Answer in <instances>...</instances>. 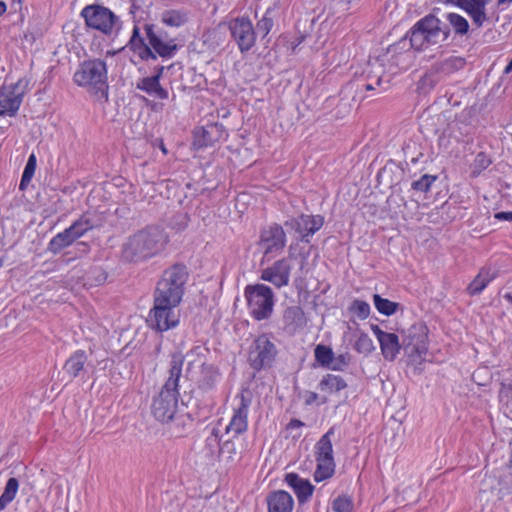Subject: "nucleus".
Returning a JSON list of instances; mask_svg holds the SVG:
<instances>
[{
    "mask_svg": "<svg viewBox=\"0 0 512 512\" xmlns=\"http://www.w3.org/2000/svg\"><path fill=\"white\" fill-rule=\"evenodd\" d=\"M347 387L346 381L340 375L327 374L323 376L318 384L320 391L333 394Z\"/></svg>",
    "mask_w": 512,
    "mask_h": 512,
    "instance_id": "30",
    "label": "nucleus"
},
{
    "mask_svg": "<svg viewBox=\"0 0 512 512\" xmlns=\"http://www.w3.org/2000/svg\"><path fill=\"white\" fill-rule=\"evenodd\" d=\"M286 242V233L282 226L273 224L261 231L258 245L264 256H270L273 258L282 252Z\"/></svg>",
    "mask_w": 512,
    "mask_h": 512,
    "instance_id": "14",
    "label": "nucleus"
},
{
    "mask_svg": "<svg viewBox=\"0 0 512 512\" xmlns=\"http://www.w3.org/2000/svg\"><path fill=\"white\" fill-rule=\"evenodd\" d=\"M244 296L250 315L258 320L268 319L274 308L275 300L272 289L265 284L247 285Z\"/></svg>",
    "mask_w": 512,
    "mask_h": 512,
    "instance_id": "7",
    "label": "nucleus"
},
{
    "mask_svg": "<svg viewBox=\"0 0 512 512\" xmlns=\"http://www.w3.org/2000/svg\"><path fill=\"white\" fill-rule=\"evenodd\" d=\"M354 347L358 353L365 355H368L375 350L373 340L366 333H361L358 336Z\"/></svg>",
    "mask_w": 512,
    "mask_h": 512,
    "instance_id": "41",
    "label": "nucleus"
},
{
    "mask_svg": "<svg viewBox=\"0 0 512 512\" xmlns=\"http://www.w3.org/2000/svg\"><path fill=\"white\" fill-rule=\"evenodd\" d=\"M161 72L162 68L157 75L141 79L137 83V88L156 98L167 99L168 91L160 84Z\"/></svg>",
    "mask_w": 512,
    "mask_h": 512,
    "instance_id": "26",
    "label": "nucleus"
},
{
    "mask_svg": "<svg viewBox=\"0 0 512 512\" xmlns=\"http://www.w3.org/2000/svg\"><path fill=\"white\" fill-rule=\"evenodd\" d=\"M127 47L143 61L156 60L157 55L171 58L177 51L174 40H163L150 24H145L143 31L134 25Z\"/></svg>",
    "mask_w": 512,
    "mask_h": 512,
    "instance_id": "2",
    "label": "nucleus"
},
{
    "mask_svg": "<svg viewBox=\"0 0 512 512\" xmlns=\"http://www.w3.org/2000/svg\"><path fill=\"white\" fill-rule=\"evenodd\" d=\"M268 512H292L294 499L290 493L277 490L270 493L266 499Z\"/></svg>",
    "mask_w": 512,
    "mask_h": 512,
    "instance_id": "23",
    "label": "nucleus"
},
{
    "mask_svg": "<svg viewBox=\"0 0 512 512\" xmlns=\"http://www.w3.org/2000/svg\"><path fill=\"white\" fill-rule=\"evenodd\" d=\"M494 278L495 274L490 270H481L468 286L469 294L479 295Z\"/></svg>",
    "mask_w": 512,
    "mask_h": 512,
    "instance_id": "36",
    "label": "nucleus"
},
{
    "mask_svg": "<svg viewBox=\"0 0 512 512\" xmlns=\"http://www.w3.org/2000/svg\"><path fill=\"white\" fill-rule=\"evenodd\" d=\"M285 481L294 490L300 504L307 502L312 496L314 486L309 480L303 479L295 473H288Z\"/></svg>",
    "mask_w": 512,
    "mask_h": 512,
    "instance_id": "24",
    "label": "nucleus"
},
{
    "mask_svg": "<svg viewBox=\"0 0 512 512\" xmlns=\"http://www.w3.org/2000/svg\"><path fill=\"white\" fill-rule=\"evenodd\" d=\"M276 16L277 9L275 7L267 8L257 21L256 35L259 34L263 39L266 38L274 26Z\"/></svg>",
    "mask_w": 512,
    "mask_h": 512,
    "instance_id": "31",
    "label": "nucleus"
},
{
    "mask_svg": "<svg viewBox=\"0 0 512 512\" xmlns=\"http://www.w3.org/2000/svg\"><path fill=\"white\" fill-rule=\"evenodd\" d=\"M363 87L365 90L370 91L375 90L378 86L375 85V82H367L365 85H363Z\"/></svg>",
    "mask_w": 512,
    "mask_h": 512,
    "instance_id": "52",
    "label": "nucleus"
},
{
    "mask_svg": "<svg viewBox=\"0 0 512 512\" xmlns=\"http://www.w3.org/2000/svg\"><path fill=\"white\" fill-rule=\"evenodd\" d=\"M74 82L85 87L100 97L107 98V67L104 61L99 59L84 61L73 76Z\"/></svg>",
    "mask_w": 512,
    "mask_h": 512,
    "instance_id": "6",
    "label": "nucleus"
},
{
    "mask_svg": "<svg viewBox=\"0 0 512 512\" xmlns=\"http://www.w3.org/2000/svg\"><path fill=\"white\" fill-rule=\"evenodd\" d=\"M233 415L225 428V433H232L234 437L246 432L248 428V414L252 402L251 392L244 390L235 396Z\"/></svg>",
    "mask_w": 512,
    "mask_h": 512,
    "instance_id": "12",
    "label": "nucleus"
},
{
    "mask_svg": "<svg viewBox=\"0 0 512 512\" xmlns=\"http://www.w3.org/2000/svg\"><path fill=\"white\" fill-rule=\"evenodd\" d=\"M346 365H347L346 357L344 355H340L336 359H333V362L329 368L332 370H342L343 366H346Z\"/></svg>",
    "mask_w": 512,
    "mask_h": 512,
    "instance_id": "49",
    "label": "nucleus"
},
{
    "mask_svg": "<svg viewBox=\"0 0 512 512\" xmlns=\"http://www.w3.org/2000/svg\"><path fill=\"white\" fill-rule=\"evenodd\" d=\"M178 306L179 304L154 298V305L148 318L149 325L159 332L175 328L180 322Z\"/></svg>",
    "mask_w": 512,
    "mask_h": 512,
    "instance_id": "9",
    "label": "nucleus"
},
{
    "mask_svg": "<svg viewBox=\"0 0 512 512\" xmlns=\"http://www.w3.org/2000/svg\"><path fill=\"white\" fill-rule=\"evenodd\" d=\"M207 445H209L212 449L219 447L220 437L219 433L216 429H213L211 434L206 439Z\"/></svg>",
    "mask_w": 512,
    "mask_h": 512,
    "instance_id": "48",
    "label": "nucleus"
},
{
    "mask_svg": "<svg viewBox=\"0 0 512 512\" xmlns=\"http://www.w3.org/2000/svg\"><path fill=\"white\" fill-rule=\"evenodd\" d=\"M19 488V482L16 478H9L3 493L0 496V511L4 510L9 503L16 497Z\"/></svg>",
    "mask_w": 512,
    "mask_h": 512,
    "instance_id": "37",
    "label": "nucleus"
},
{
    "mask_svg": "<svg viewBox=\"0 0 512 512\" xmlns=\"http://www.w3.org/2000/svg\"><path fill=\"white\" fill-rule=\"evenodd\" d=\"M446 24L449 26L450 31L453 30L458 36H464L469 31V22L462 15L454 12L444 14Z\"/></svg>",
    "mask_w": 512,
    "mask_h": 512,
    "instance_id": "32",
    "label": "nucleus"
},
{
    "mask_svg": "<svg viewBox=\"0 0 512 512\" xmlns=\"http://www.w3.org/2000/svg\"><path fill=\"white\" fill-rule=\"evenodd\" d=\"M373 301L375 308L380 314L391 316L397 311L398 303L382 298L378 294H374Z\"/></svg>",
    "mask_w": 512,
    "mask_h": 512,
    "instance_id": "38",
    "label": "nucleus"
},
{
    "mask_svg": "<svg viewBox=\"0 0 512 512\" xmlns=\"http://www.w3.org/2000/svg\"><path fill=\"white\" fill-rule=\"evenodd\" d=\"M353 507V500L348 495H340L335 498L332 503V509L334 512H352Z\"/></svg>",
    "mask_w": 512,
    "mask_h": 512,
    "instance_id": "43",
    "label": "nucleus"
},
{
    "mask_svg": "<svg viewBox=\"0 0 512 512\" xmlns=\"http://www.w3.org/2000/svg\"><path fill=\"white\" fill-rule=\"evenodd\" d=\"M25 94L22 80L0 89V116H14Z\"/></svg>",
    "mask_w": 512,
    "mask_h": 512,
    "instance_id": "15",
    "label": "nucleus"
},
{
    "mask_svg": "<svg viewBox=\"0 0 512 512\" xmlns=\"http://www.w3.org/2000/svg\"><path fill=\"white\" fill-rule=\"evenodd\" d=\"M284 330L288 334H295L306 325V318L299 306H291L285 309L283 314Z\"/></svg>",
    "mask_w": 512,
    "mask_h": 512,
    "instance_id": "25",
    "label": "nucleus"
},
{
    "mask_svg": "<svg viewBox=\"0 0 512 512\" xmlns=\"http://www.w3.org/2000/svg\"><path fill=\"white\" fill-rule=\"evenodd\" d=\"M315 358L321 365L330 367L334 359V353L331 348L318 345L315 348Z\"/></svg>",
    "mask_w": 512,
    "mask_h": 512,
    "instance_id": "42",
    "label": "nucleus"
},
{
    "mask_svg": "<svg viewBox=\"0 0 512 512\" xmlns=\"http://www.w3.org/2000/svg\"><path fill=\"white\" fill-rule=\"evenodd\" d=\"M409 56H410V53H409V52H406V53L402 54V55L400 56V58H406V57H409Z\"/></svg>",
    "mask_w": 512,
    "mask_h": 512,
    "instance_id": "62",
    "label": "nucleus"
},
{
    "mask_svg": "<svg viewBox=\"0 0 512 512\" xmlns=\"http://www.w3.org/2000/svg\"><path fill=\"white\" fill-rule=\"evenodd\" d=\"M227 137V132L222 124L213 123L198 128L194 132V145L198 148L212 146Z\"/></svg>",
    "mask_w": 512,
    "mask_h": 512,
    "instance_id": "21",
    "label": "nucleus"
},
{
    "mask_svg": "<svg viewBox=\"0 0 512 512\" xmlns=\"http://www.w3.org/2000/svg\"><path fill=\"white\" fill-rule=\"evenodd\" d=\"M512 72V59L508 63V65L504 69V74H509Z\"/></svg>",
    "mask_w": 512,
    "mask_h": 512,
    "instance_id": "55",
    "label": "nucleus"
},
{
    "mask_svg": "<svg viewBox=\"0 0 512 512\" xmlns=\"http://www.w3.org/2000/svg\"><path fill=\"white\" fill-rule=\"evenodd\" d=\"M466 64L465 58L452 55L441 61H437L432 65V71L445 76L451 75L464 68Z\"/></svg>",
    "mask_w": 512,
    "mask_h": 512,
    "instance_id": "27",
    "label": "nucleus"
},
{
    "mask_svg": "<svg viewBox=\"0 0 512 512\" xmlns=\"http://www.w3.org/2000/svg\"><path fill=\"white\" fill-rule=\"evenodd\" d=\"M7 5L5 2L0 1V17L6 12Z\"/></svg>",
    "mask_w": 512,
    "mask_h": 512,
    "instance_id": "54",
    "label": "nucleus"
},
{
    "mask_svg": "<svg viewBox=\"0 0 512 512\" xmlns=\"http://www.w3.org/2000/svg\"><path fill=\"white\" fill-rule=\"evenodd\" d=\"M166 236L157 227H146L129 236L122 245V258L139 262L155 256L163 250Z\"/></svg>",
    "mask_w": 512,
    "mask_h": 512,
    "instance_id": "3",
    "label": "nucleus"
},
{
    "mask_svg": "<svg viewBox=\"0 0 512 512\" xmlns=\"http://www.w3.org/2000/svg\"><path fill=\"white\" fill-rule=\"evenodd\" d=\"M87 355L84 350H77L66 360L63 370L70 378L80 376L87 362Z\"/></svg>",
    "mask_w": 512,
    "mask_h": 512,
    "instance_id": "29",
    "label": "nucleus"
},
{
    "mask_svg": "<svg viewBox=\"0 0 512 512\" xmlns=\"http://www.w3.org/2000/svg\"><path fill=\"white\" fill-rule=\"evenodd\" d=\"M220 373L216 367L205 362H201V371L198 378V386L204 391H209L215 388L216 384L220 381Z\"/></svg>",
    "mask_w": 512,
    "mask_h": 512,
    "instance_id": "28",
    "label": "nucleus"
},
{
    "mask_svg": "<svg viewBox=\"0 0 512 512\" xmlns=\"http://www.w3.org/2000/svg\"><path fill=\"white\" fill-rule=\"evenodd\" d=\"M491 162L492 161H491L490 157L486 153H484V152L478 153L473 161L472 166H471L472 176L476 177V176L480 175V173L482 171H484L485 169H487L490 166Z\"/></svg>",
    "mask_w": 512,
    "mask_h": 512,
    "instance_id": "40",
    "label": "nucleus"
},
{
    "mask_svg": "<svg viewBox=\"0 0 512 512\" xmlns=\"http://www.w3.org/2000/svg\"><path fill=\"white\" fill-rule=\"evenodd\" d=\"M407 35L413 49L425 51L431 46L445 42L450 36V28L434 14H428L419 19Z\"/></svg>",
    "mask_w": 512,
    "mask_h": 512,
    "instance_id": "4",
    "label": "nucleus"
},
{
    "mask_svg": "<svg viewBox=\"0 0 512 512\" xmlns=\"http://www.w3.org/2000/svg\"><path fill=\"white\" fill-rule=\"evenodd\" d=\"M291 270L290 260L282 258L274 262L273 265L263 269L260 279L273 284L276 288H282L289 285Z\"/></svg>",
    "mask_w": 512,
    "mask_h": 512,
    "instance_id": "17",
    "label": "nucleus"
},
{
    "mask_svg": "<svg viewBox=\"0 0 512 512\" xmlns=\"http://www.w3.org/2000/svg\"><path fill=\"white\" fill-rule=\"evenodd\" d=\"M228 28L241 53L248 52L255 45L256 31L249 18H233L229 21Z\"/></svg>",
    "mask_w": 512,
    "mask_h": 512,
    "instance_id": "13",
    "label": "nucleus"
},
{
    "mask_svg": "<svg viewBox=\"0 0 512 512\" xmlns=\"http://www.w3.org/2000/svg\"><path fill=\"white\" fill-rule=\"evenodd\" d=\"M36 165L37 159L35 154L32 153L27 160V163L22 174L20 189H24L30 183L35 174Z\"/></svg>",
    "mask_w": 512,
    "mask_h": 512,
    "instance_id": "39",
    "label": "nucleus"
},
{
    "mask_svg": "<svg viewBox=\"0 0 512 512\" xmlns=\"http://www.w3.org/2000/svg\"><path fill=\"white\" fill-rule=\"evenodd\" d=\"M505 412L512 418V400L505 406Z\"/></svg>",
    "mask_w": 512,
    "mask_h": 512,
    "instance_id": "53",
    "label": "nucleus"
},
{
    "mask_svg": "<svg viewBox=\"0 0 512 512\" xmlns=\"http://www.w3.org/2000/svg\"><path fill=\"white\" fill-rule=\"evenodd\" d=\"M278 349L266 334L258 336L250 345L248 361L255 370L269 368L274 363Z\"/></svg>",
    "mask_w": 512,
    "mask_h": 512,
    "instance_id": "10",
    "label": "nucleus"
},
{
    "mask_svg": "<svg viewBox=\"0 0 512 512\" xmlns=\"http://www.w3.org/2000/svg\"><path fill=\"white\" fill-rule=\"evenodd\" d=\"M499 398L504 407L512 400V384L503 383L501 385Z\"/></svg>",
    "mask_w": 512,
    "mask_h": 512,
    "instance_id": "47",
    "label": "nucleus"
},
{
    "mask_svg": "<svg viewBox=\"0 0 512 512\" xmlns=\"http://www.w3.org/2000/svg\"><path fill=\"white\" fill-rule=\"evenodd\" d=\"M95 227V219L90 214H83L78 220L69 226V229L77 240Z\"/></svg>",
    "mask_w": 512,
    "mask_h": 512,
    "instance_id": "34",
    "label": "nucleus"
},
{
    "mask_svg": "<svg viewBox=\"0 0 512 512\" xmlns=\"http://www.w3.org/2000/svg\"><path fill=\"white\" fill-rule=\"evenodd\" d=\"M433 73L434 72L431 70L430 73H426L421 77L418 84V89H420L423 92H428L435 87L438 80L435 79Z\"/></svg>",
    "mask_w": 512,
    "mask_h": 512,
    "instance_id": "46",
    "label": "nucleus"
},
{
    "mask_svg": "<svg viewBox=\"0 0 512 512\" xmlns=\"http://www.w3.org/2000/svg\"><path fill=\"white\" fill-rule=\"evenodd\" d=\"M4 262H5L4 257H1V258H0V269L3 267Z\"/></svg>",
    "mask_w": 512,
    "mask_h": 512,
    "instance_id": "61",
    "label": "nucleus"
},
{
    "mask_svg": "<svg viewBox=\"0 0 512 512\" xmlns=\"http://www.w3.org/2000/svg\"><path fill=\"white\" fill-rule=\"evenodd\" d=\"M187 279L188 272L185 266L177 264L168 268L157 283L154 298L180 304Z\"/></svg>",
    "mask_w": 512,
    "mask_h": 512,
    "instance_id": "5",
    "label": "nucleus"
},
{
    "mask_svg": "<svg viewBox=\"0 0 512 512\" xmlns=\"http://www.w3.org/2000/svg\"><path fill=\"white\" fill-rule=\"evenodd\" d=\"M395 64H396L397 66H400L401 68H406V65H403L399 60H396V61H395Z\"/></svg>",
    "mask_w": 512,
    "mask_h": 512,
    "instance_id": "60",
    "label": "nucleus"
},
{
    "mask_svg": "<svg viewBox=\"0 0 512 512\" xmlns=\"http://www.w3.org/2000/svg\"><path fill=\"white\" fill-rule=\"evenodd\" d=\"M493 0H445V5L462 9L472 19L473 25L480 28L489 20L487 6Z\"/></svg>",
    "mask_w": 512,
    "mask_h": 512,
    "instance_id": "16",
    "label": "nucleus"
},
{
    "mask_svg": "<svg viewBox=\"0 0 512 512\" xmlns=\"http://www.w3.org/2000/svg\"><path fill=\"white\" fill-rule=\"evenodd\" d=\"M76 239L74 238L72 232L69 227L64 231L56 234L49 242V250L53 253H58L62 249L70 246Z\"/></svg>",
    "mask_w": 512,
    "mask_h": 512,
    "instance_id": "35",
    "label": "nucleus"
},
{
    "mask_svg": "<svg viewBox=\"0 0 512 512\" xmlns=\"http://www.w3.org/2000/svg\"><path fill=\"white\" fill-rule=\"evenodd\" d=\"M183 359L175 355L170 362L169 377L160 392L154 396L151 413L154 418L166 425L165 432L171 437H181L191 421L186 414L178 412V382L181 377Z\"/></svg>",
    "mask_w": 512,
    "mask_h": 512,
    "instance_id": "1",
    "label": "nucleus"
},
{
    "mask_svg": "<svg viewBox=\"0 0 512 512\" xmlns=\"http://www.w3.org/2000/svg\"><path fill=\"white\" fill-rule=\"evenodd\" d=\"M427 335L425 327L423 326H412L408 329L407 335L404 339V346L410 356H416L422 358L427 352Z\"/></svg>",
    "mask_w": 512,
    "mask_h": 512,
    "instance_id": "20",
    "label": "nucleus"
},
{
    "mask_svg": "<svg viewBox=\"0 0 512 512\" xmlns=\"http://www.w3.org/2000/svg\"><path fill=\"white\" fill-rule=\"evenodd\" d=\"M351 312H353L360 319H366L370 314V305L362 300H354L350 307Z\"/></svg>",
    "mask_w": 512,
    "mask_h": 512,
    "instance_id": "45",
    "label": "nucleus"
},
{
    "mask_svg": "<svg viewBox=\"0 0 512 512\" xmlns=\"http://www.w3.org/2000/svg\"><path fill=\"white\" fill-rule=\"evenodd\" d=\"M495 218L498 220L512 221V212H498L495 214Z\"/></svg>",
    "mask_w": 512,
    "mask_h": 512,
    "instance_id": "50",
    "label": "nucleus"
},
{
    "mask_svg": "<svg viewBox=\"0 0 512 512\" xmlns=\"http://www.w3.org/2000/svg\"><path fill=\"white\" fill-rule=\"evenodd\" d=\"M317 399L316 393H311L309 399L307 400V403H311Z\"/></svg>",
    "mask_w": 512,
    "mask_h": 512,
    "instance_id": "56",
    "label": "nucleus"
},
{
    "mask_svg": "<svg viewBox=\"0 0 512 512\" xmlns=\"http://www.w3.org/2000/svg\"><path fill=\"white\" fill-rule=\"evenodd\" d=\"M384 68L383 66L375 60L372 63H369V69L366 70L365 75L368 82H375V85L381 89V91H385L388 89L389 81L383 79Z\"/></svg>",
    "mask_w": 512,
    "mask_h": 512,
    "instance_id": "33",
    "label": "nucleus"
},
{
    "mask_svg": "<svg viewBox=\"0 0 512 512\" xmlns=\"http://www.w3.org/2000/svg\"><path fill=\"white\" fill-rule=\"evenodd\" d=\"M510 4L512 3V0H498V5H502V4Z\"/></svg>",
    "mask_w": 512,
    "mask_h": 512,
    "instance_id": "58",
    "label": "nucleus"
},
{
    "mask_svg": "<svg viewBox=\"0 0 512 512\" xmlns=\"http://www.w3.org/2000/svg\"><path fill=\"white\" fill-rule=\"evenodd\" d=\"M229 446H232V444H231L230 442L226 441V442L224 443V445H223L222 449H223V450H225V449L229 448Z\"/></svg>",
    "mask_w": 512,
    "mask_h": 512,
    "instance_id": "59",
    "label": "nucleus"
},
{
    "mask_svg": "<svg viewBox=\"0 0 512 512\" xmlns=\"http://www.w3.org/2000/svg\"><path fill=\"white\" fill-rule=\"evenodd\" d=\"M191 20V12L184 7H170L160 14V22L170 28H181Z\"/></svg>",
    "mask_w": 512,
    "mask_h": 512,
    "instance_id": "22",
    "label": "nucleus"
},
{
    "mask_svg": "<svg viewBox=\"0 0 512 512\" xmlns=\"http://www.w3.org/2000/svg\"><path fill=\"white\" fill-rule=\"evenodd\" d=\"M333 430L326 432L317 442L316 449V470L314 472V480L321 482L329 479L335 472V462L333 458V446L331 436Z\"/></svg>",
    "mask_w": 512,
    "mask_h": 512,
    "instance_id": "11",
    "label": "nucleus"
},
{
    "mask_svg": "<svg viewBox=\"0 0 512 512\" xmlns=\"http://www.w3.org/2000/svg\"><path fill=\"white\" fill-rule=\"evenodd\" d=\"M371 331L379 342L381 354L384 359L387 361H394L402 347L398 335L395 333L385 332L375 324L371 325Z\"/></svg>",
    "mask_w": 512,
    "mask_h": 512,
    "instance_id": "19",
    "label": "nucleus"
},
{
    "mask_svg": "<svg viewBox=\"0 0 512 512\" xmlns=\"http://www.w3.org/2000/svg\"><path fill=\"white\" fill-rule=\"evenodd\" d=\"M324 219L320 215H300L285 222L286 227L294 229L300 234L301 240L309 242V237L315 234L323 226Z\"/></svg>",
    "mask_w": 512,
    "mask_h": 512,
    "instance_id": "18",
    "label": "nucleus"
},
{
    "mask_svg": "<svg viewBox=\"0 0 512 512\" xmlns=\"http://www.w3.org/2000/svg\"><path fill=\"white\" fill-rule=\"evenodd\" d=\"M303 426H304V423H303L302 421H300V420H298V419H292V420L289 422V424H288L287 428H288L289 430H292V429H298V428H301V427H303Z\"/></svg>",
    "mask_w": 512,
    "mask_h": 512,
    "instance_id": "51",
    "label": "nucleus"
},
{
    "mask_svg": "<svg viewBox=\"0 0 512 512\" xmlns=\"http://www.w3.org/2000/svg\"><path fill=\"white\" fill-rule=\"evenodd\" d=\"M87 27L101 32L104 35H111L120 19L108 7L100 4L86 5L80 12Z\"/></svg>",
    "mask_w": 512,
    "mask_h": 512,
    "instance_id": "8",
    "label": "nucleus"
},
{
    "mask_svg": "<svg viewBox=\"0 0 512 512\" xmlns=\"http://www.w3.org/2000/svg\"><path fill=\"white\" fill-rule=\"evenodd\" d=\"M437 177L429 174L422 175L418 180L412 182V188L421 192H428Z\"/></svg>",
    "mask_w": 512,
    "mask_h": 512,
    "instance_id": "44",
    "label": "nucleus"
},
{
    "mask_svg": "<svg viewBox=\"0 0 512 512\" xmlns=\"http://www.w3.org/2000/svg\"><path fill=\"white\" fill-rule=\"evenodd\" d=\"M504 298H505L508 302H510V303H511V305H512V294H511V293H506V294L504 295Z\"/></svg>",
    "mask_w": 512,
    "mask_h": 512,
    "instance_id": "57",
    "label": "nucleus"
}]
</instances>
